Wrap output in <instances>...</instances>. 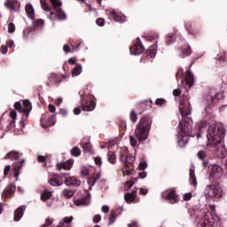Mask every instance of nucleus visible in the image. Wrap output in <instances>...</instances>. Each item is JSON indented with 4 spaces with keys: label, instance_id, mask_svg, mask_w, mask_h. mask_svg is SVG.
I'll use <instances>...</instances> for the list:
<instances>
[{
    "label": "nucleus",
    "instance_id": "9d476101",
    "mask_svg": "<svg viewBox=\"0 0 227 227\" xmlns=\"http://www.w3.org/2000/svg\"><path fill=\"white\" fill-rule=\"evenodd\" d=\"M81 108L82 111H93L97 107V103L93 100V96L83 94L81 96Z\"/></svg>",
    "mask_w": 227,
    "mask_h": 227
},
{
    "label": "nucleus",
    "instance_id": "603ef678",
    "mask_svg": "<svg viewBox=\"0 0 227 227\" xmlns=\"http://www.w3.org/2000/svg\"><path fill=\"white\" fill-rule=\"evenodd\" d=\"M81 175L82 176H88L90 175V168L86 167H82L81 168Z\"/></svg>",
    "mask_w": 227,
    "mask_h": 227
},
{
    "label": "nucleus",
    "instance_id": "8fccbe9b",
    "mask_svg": "<svg viewBox=\"0 0 227 227\" xmlns=\"http://www.w3.org/2000/svg\"><path fill=\"white\" fill-rule=\"evenodd\" d=\"M14 109L19 111V113H22L24 111V108L22 107V105L20 101L14 103Z\"/></svg>",
    "mask_w": 227,
    "mask_h": 227
},
{
    "label": "nucleus",
    "instance_id": "393cba45",
    "mask_svg": "<svg viewBox=\"0 0 227 227\" xmlns=\"http://www.w3.org/2000/svg\"><path fill=\"white\" fill-rule=\"evenodd\" d=\"M26 210V206H21L19 207L15 211H14V221H20L22 219V216L24 215V211Z\"/></svg>",
    "mask_w": 227,
    "mask_h": 227
},
{
    "label": "nucleus",
    "instance_id": "6ab92c4d",
    "mask_svg": "<svg viewBox=\"0 0 227 227\" xmlns=\"http://www.w3.org/2000/svg\"><path fill=\"white\" fill-rule=\"evenodd\" d=\"M17 187L14 184H10L2 192V198L6 200L9 196H12L13 192H15Z\"/></svg>",
    "mask_w": 227,
    "mask_h": 227
},
{
    "label": "nucleus",
    "instance_id": "de8ad7c7",
    "mask_svg": "<svg viewBox=\"0 0 227 227\" xmlns=\"http://www.w3.org/2000/svg\"><path fill=\"white\" fill-rule=\"evenodd\" d=\"M182 77H184V69L183 68H178L176 74V79L178 82V81H180V79H182Z\"/></svg>",
    "mask_w": 227,
    "mask_h": 227
},
{
    "label": "nucleus",
    "instance_id": "2f4dec72",
    "mask_svg": "<svg viewBox=\"0 0 227 227\" xmlns=\"http://www.w3.org/2000/svg\"><path fill=\"white\" fill-rule=\"evenodd\" d=\"M100 180V173L93 174L90 177L87 179V182L90 187H93L97 182Z\"/></svg>",
    "mask_w": 227,
    "mask_h": 227
},
{
    "label": "nucleus",
    "instance_id": "79ce46f5",
    "mask_svg": "<svg viewBox=\"0 0 227 227\" xmlns=\"http://www.w3.org/2000/svg\"><path fill=\"white\" fill-rule=\"evenodd\" d=\"M41 3V6L43 8V10H44V12H51V6H49V4H47V0H40Z\"/></svg>",
    "mask_w": 227,
    "mask_h": 227
},
{
    "label": "nucleus",
    "instance_id": "f8f14e48",
    "mask_svg": "<svg viewBox=\"0 0 227 227\" xmlns=\"http://www.w3.org/2000/svg\"><path fill=\"white\" fill-rule=\"evenodd\" d=\"M52 8H54L56 13V17L59 20H67V13H65L64 11H62L61 6H63V3L60 2V0H50Z\"/></svg>",
    "mask_w": 227,
    "mask_h": 227
},
{
    "label": "nucleus",
    "instance_id": "4d7b16f0",
    "mask_svg": "<svg viewBox=\"0 0 227 227\" xmlns=\"http://www.w3.org/2000/svg\"><path fill=\"white\" fill-rule=\"evenodd\" d=\"M8 33H15V24L13 22L8 24Z\"/></svg>",
    "mask_w": 227,
    "mask_h": 227
},
{
    "label": "nucleus",
    "instance_id": "13d9d810",
    "mask_svg": "<svg viewBox=\"0 0 227 227\" xmlns=\"http://www.w3.org/2000/svg\"><path fill=\"white\" fill-rule=\"evenodd\" d=\"M52 223H54V219L47 218L45 223L43 224L42 227H49L51 224H52Z\"/></svg>",
    "mask_w": 227,
    "mask_h": 227
},
{
    "label": "nucleus",
    "instance_id": "cd10ccee",
    "mask_svg": "<svg viewBox=\"0 0 227 227\" xmlns=\"http://www.w3.org/2000/svg\"><path fill=\"white\" fill-rule=\"evenodd\" d=\"M207 125H208V123H207V121H201L200 122H197L196 127L195 128L192 127V129H193L195 134L197 136H200L201 130H203V129H205V127H207Z\"/></svg>",
    "mask_w": 227,
    "mask_h": 227
},
{
    "label": "nucleus",
    "instance_id": "bb28decb",
    "mask_svg": "<svg viewBox=\"0 0 227 227\" xmlns=\"http://www.w3.org/2000/svg\"><path fill=\"white\" fill-rule=\"evenodd\" d=\"M147 58L153 59L157 55V44L151 45L145 51Z\"/></svg>",
    "mask_w": 227,
    "mask_h": 227
},
{
    "label": "nucleus",
    "instance_id": "aec40b11",
    "mask_svg": "<svg viewBox=\"0 0 227 227\" xmlns=\"http://www.w3.org/2000/svg\"><path fill=\"white\" fill-rule=\"evenodd\" d=\"M5 8L17 12V8H20V3L18 0H6L4 3Z\"/></svg>",
    "mask_w": 227,
    "mask_h": 227
},
{
    "label": "nucleus",
    "instance_id": "412c9836",
    "mask_svg": "<svg viewBox=\"0 0 227 227\" xmlns=\"http://www.w3.org/2000/svg\"><path fill=\"white\" fill-rule=\"evenodd\" d=\"M74 165V161L67 160L66 162H59L56 164V168L58 171H61V169H65L66 171H70L72 169V166Z\"/></svg>",
    "mask_w": 227,
    "mask_h": 227
},
{
    "label": "nucleus",
    "instance_id": "6e6d98bb",
    "mask_svg": "<svg viewBox=\"0 0 227 227\" xmlns=\"http://www.w3.org/2000/svg\"><path fill=\"white\" fill-rule=\"evenodd\" d=\"M74 205L76 207H81V205H86V200H84V199L76 200H74Z\"/></svg>",
    "mask_w": 227,
    "mask_h": 227
},
{
    "label": "nucleus",
    "instance_id": "2eb2a0df",
    "mask_svg": "<svg viewBox=\"0 0 227 227\" xmlns=\"http://www.w3.org/2000/svg\"><path fill=\"white\" fill-rule=\"evenodd\" d=\"M130 54H134L135 56H139V54H142V52H145V46H143V43L141 41L138 43L133 44L130 47L129 50Z\"/></svg>",
    "mask_w": 227,
    "mask_h": 227
},
{
    "label": "nucleus",
    "instance_id": "052dcab7",
    "mask_svg": "<svg viewBox=\"0 0 227 227\" xmlns=\"http://www.w3.org/2000/svg\"><path fill=\"white\" fill-rule=\"evenodd\" d=\"M129 141L131 146H137V140H136V138L133 136H129Z\"/></svg>",
    "mask_w": 227,
    "mask_h": 227
},
{
    "label": "nucleus",
    "instance_id": "1a4fd4ad",
    "mask_svg": "<svg viewBox=\"0 0 227 227\" xmlns=\"http://www.w3.org/2000/svg\"><path fill=\"white\" fill-rule=\"evenodd\" d=\"M221 100H224V92L223 91L216 92L214 96H207L206 98V111H210L214 107L219 106V104H221Z\"/></svg>",
    "mask_w": 227,
    "mask_h": 227
},
{
    "label": "nucleus",
    "instance_id": "7c9ffc66",
    "mask_svg": "<svg viewBox=\"0 0 227 227\" xmlns=\"http://www.w3.org/2000/svg\"><path fill=\"white\" fill-rule=\"evenodd\" d=\"M184 81L187 86H194V74L191 71L186 72Z\"/></svg>",
    "mask_w": 227,
    "mask_h": 227
},
{
    "label": "nucleus",
    "instance_id": "58836bf2",
    "mask_svg": "<svg viewBox=\"0 0 227 227\" xmlns=\"http://www.w3.org/2000/svg\"><path fill=\"white\" fill-rule=\"evenodd\" d=\"M116 210H112L108 218V225L111 226V224H114V223L116 221Z\"/></svg>",
    "mask_w": 227,
    "mask_h": 227
},
{
    "label": "nucleus",
    "instance_id": "f704fd0d",
    "mask_svg": "<svg viewBox=\"0 0 227 227\" xmlns=\"http://www.w3.org/2000/svg\"><path fill=\"white\" fill-rule=\"evenodd\" d=\"M82 72V66L81 64H76L72 70V75L73 77H77V75H80Z\"/></svg>",
    "mask_w": 227,
    "mask_h": 227
},
{
    "label": "nucleus",
    "instance_id": "20e7f679",
    "mask_svg": "<svg viewBox=\"0 0 227 227\" xmlns=\"http://www.w3.org/2000/svg\"><path fill=\"white\" fill-rule=\"evenodd\" d=\"M221 227V218L215 214V207H211V211L204 215V220L199 223V227Z\"/></svg>",
    "mask_w": 227,
    "mask_h": 227
},
{
    "label": "nucleus",
    "instance_id": "9b49d317",
    "mask_svg": "<svg viewBox=\"0 0 227 227\" xmlns=\"http://www.w3.org/2000/svg\"><path fill=\"white\" fill-rule=\"evenodd\" d=\"M41 127L43 129H49L56 123V114H49V112L44 113L41 117Z\"/></svg>",
    "mask_w": 227,
    "mask_h": 227
},
{
    "label": "nucleus",
    "instance_id": "dca6fc26",
    "mask_svg": "<svg viewBox=\"0 0 227 227\" xmlns=\"http://www.w3.org/2000/svg\"><path fill=\"white\" fill-rule=\"evenodd\" d=\"M63 184V176L59 174H53L49 179V184L53 187H59Z\"/></svg>",
    "mask_w": 227,
    "mask_h": 227
},
{
    "label": "nucleus",
    "instance_id": "39448f33",
    "mask_svg": "<svg viewBox=\"0 0 227 227\" xmlns=\"http://www.w3.org/2000/svg\"><path fill=\"white\" fill-rule=\"evenodd\" d=\"M120 160L122 162L125 166V168L122 170V173L124 175H127L128 176L132 174V171H134V157L130 156L129 154V149H121L120 151Z\"/></svg>",
    "mask_w": 227,
    "mask_h": 227
},
{
    "label": "nucleus",
    "instance_id": "bf43d9fd",
    "mask_svg": "<svg viewBox=\"0 0 227 227\" xmlns=\"http://www.w3.org/2000/svg\"><path fill=\"white\" fill-rule=\"evenodd\" d=\"M184 201H190L192 199V193L187 192L183 196Z\"/></svg>",
    "mask_w": 227,
    "mask_h": 227
},
{
    "label": "nucleus",
    "instance_id": "4c0bfd02",
    "mask_svg": "<svg viewBox=\"0 0 227 227\" xmlns=\"http://www.w3.org/2000/svg\"><path fill=\"white\" fill-rule=\"evenodd\" d=\"M108 156V161L110 164H115L116 163V153L113 151H108L107 153Z\"/></svg>",
    "mask_w": 227,
    "mask_h": 227
},
{
    "label": "nucleus",
    "instance_id": "5701e85b",
    "mask_svg": "<svg viewBox=\"0 0 227 227\" xmlns=\"http://www.w3.org/2000/svg\"><path fill=\"white\" fill-rule=\"evenodd\" d=\"M22 166H24V160H22L21 161L15 163L14 166L12 168V172L13 173V176L16 177V182L17 180H19V171H20Z\"/></svg>",
    "mask_w": 227,
    "mask_h": 227
},
{
    "label": "nucleus",
    "instance_id": "f3484780",
    "mask_svg": "<svg viewBox=\"0 0 227 227\" xmlns=\"http://www.w3.org/2000/svg\"><path fill=\"white\" fill-rule=\"evenodd\" d=\"M179 51V58H187L188 56H191L192 54V49L191 48V45L185 44L177 49Z\"/></svg>",
    "mask_w": 227,
    "mask_h": 227
},
{
    "label": "nucleus",
    "instance_id": "4be33fe9",
    "mask_svg": "<svg viewBox=\"0 0 227 227\" xmlns=\"http://www.w3.org/2000/svg\"><path fill=\"white\" fill-rule=\"evenodd\" d=\"M33 111V105H31V101L29 99L23 100V111L26 118H29V114Z\"/></svg>",
    "mask_w": 227,
    "mask_h": 227
},
{
    "label": "nucleus",
    "instance_id": "680f3d73",
    "mask_svg": "<svg viewBox=\"0 0 227 227\" xmlns=\"http://www.w3.org/2000/svg\"><path fill=\"white\" fill-rule=\"evenodd\" d=\"M94 162L96 166H98V168H100V166H102V158H100L99 156L96 157L94 159Z\"/></svg>",
    "mask_w": 227,
    "mask_h": 227
},
{
    "label": "nucleus",
    "instance_id": "a19ab883",
    "mask_svg": "<svg viewBox=\"0 0 227 227\" xmlns=\"http://www.w3.org/2000/svg\"><path fill=\"white\" fill-rule=\"evenodd\" d=\"M82 147L83 148L84 152H88L89 153H93L91 143L88 142L83 145H82Z\"/></svg>",
    "mask_w": 227,
    "mask_h": 227
},
{
    "label": "nucleus",
    "instance_id": "0e129e2a",
    "mask_svg": "<svg viewBox=\"0 0 227 227\" xmlns=\"http://www.w3.org/2000/svg\"><path fill=\"white\" fill-rule=\"evenodd\" d=\"M119 126L122 130H127V122L125 121H121Z\"/></svg>",
    "mask_w": 227,
    "mask_h": 227
},
{
    "label": "nucleus",
    "instance_id": "864d4df0",
    "mask_svg": "<svg viewBox=\"0 0 227 227\" xmlns=\"http://www.w3.org/2000/svg\"><path fill=\"white\" fill-rule=\"evenodd\" d=\"M34 27H42L43 26V20H36L33 23Z\"/></svg>",
    "mask_w": 227,
    "mask_h": 227
},
{
    "label": "nucleus",
    "instance_id": "ea45409f",
    "mask_svg": "<svg viewBox=\"0 0 227 227\" xmlns=\"http://www.w3.org/2000/svg\"><path fill=\"white\" fill-rule=\"evenodd\" d=\"M63 194H64L65 198L69 200V198H72V196H74V194H75V192L74 190L65 189L63 191Z\"/></svg>",
    "mask_w": 227,
    "mask_h": 227
},
{
    "label": "nucleus",
    "instance_id": "c9c22d12",
    "mask_svg": "<svg viewBox=\"0 0 227 227\" xmlns=\"http://www.w3.org/2000/svg\"><path fill=\"white\" fill-rule=\"evenodd\" d=\"M74 221V216L64 217L56 227H63V224H70Z\"/></svg>",
    "mask_w": 227,
    "mask_h": 227
},
{
    "label": "nucleus",
    "instance_id": "423d86ee",
    "mask_svg": "<svg viewBox=\"0 0 227 227\" xmlns=\"http://www.w3.org/2000/svg\"><path fill=\"white\" fill-rule=\"evenodd\" d=\"M221 183H211L207 185L204 191V195L207 200H219L223 198V189L221 188Z\"/></svg>",
    "mask_w": 227,
    "mask_h": 227
},
{
    "label": "nucleus",
    "instance_id": "473e14b6",
    "mask_svg": "<svg viewBox=\"0 0 227 227\" xmlns=\"http://www.w3.org/2000/svg\"><path fill=\"white\" fill-rule=\"evenodd\" d=\"M110 17L113 18L115 22H121V24L125 22V16L118 15L114 11L110 12Z\"/></svg>",
    "mask_w": 227,
    "mask_h": 227
},
{
    "label": "nucleus",
    "instance_id": "09e8293b",
    "mask_svg": "<svg viewBox=\"0 0 227 227\" xmlns=\"http://www.w3.org/2000/svg\"><path fill=\"white\" fill-rule=\"evenodd\" d=\"M197 157L200 160H205L207 159V153L205 151H199Z\"/></svg>",
    "mask_w": 227,
    "mask_h": 227
},
{
    "label": "nucleus",
    "instance_id": "f257e3e1",
    "mask_svg": "<svg viewBox=\"0 0 227 227\" xmlns=\"http://www.w3.org/2000/svg\"><path fill=\"white\" fill-rule=\"evenodd\" d=\"M193 123L192 119L187 117L179 122V129L183 135L179 137L177 143L181 148H184L189 143V137H194L196 136V132H194V129L192 128Z\"/></svg>",
    "mask_w": 227,
    "mask_h": 227
},
{
    "label": "nucleus",
    "instance_id": "b1692460",
    "mask_svg": "<svg viewBox=\"0 0 227 227\" xmlns=\"http://www.w3.org/2000/svg\"><path fill=\"white\" fill-rule=\"evenodd\" d=\"M72 50L70 49V45L64 44L63 51L66 54H68L69 52H74V51H79V47H81V43H77L76 45L74 44V43H71Z\"/></svg>",
    "mask_w": 227,
    "mask_h": 227
},
{
    "label": "nucleus",
    "instance_id": "e2e57ef3",
    "mask_svg": "<svg viewBox=\"0 0 227 227\" xmlns=\"http://www.w3.org/2000/svg\"><path fill=\"white\" fill-rule=\"evenodd\" d=\"M10 171H12V167L10 165L5 166L4 169V176H8V175L10 174Z\"/></svg>",
    "mask_w": 227,
    "mask_h": 227
},
{
    "label": "nucleus",
    "instance_id": "4468645a",
    "mask_svg": "<svg viewBox=\"0 0 227 227\" xmlns=\"http://www.w3.org/2000/svg\"><path fill=\"white\" fill-rule=\"evenodd\" d=\"M124 200L128 205H130L131 203H139V198L137 197V189L135 188L130 192H126L124 194Z\"/></svg>",
    "mask_w": 227,
    "mask_h": 227
},
{
    "label": "nucleus",
    "instance_id": "6e6552de",
    "mask_svg": "<svg viewBox=\"0 0 227 227\" xmlns=\"http://www.w3.org/2000/svg\"><path fill=\"white\" fill-rule=\"evenodd\" d=\"M224 176V169L218 164L211 165L209 168V180L214 184H221V180Z\"/></svg>",
    "mask_w": 227,
    "mask_h": 227
},
{
    "label": "nucleus",
    "instance_id": "3c124183",
    "mask_svg": "<svg viewBox=\"0 0 227 227\" xmlns=\"http://www.w3.org/2000/svg\"><path fill=\"white\" fill-rule=\"evenodd\" d=\"M155 104H156V106H166L167 101H166V99L160 98H157L155 100Z\"/></svg>",
    "mask_w": 227,
    "mask_h": 227
},
{
    "label": "nucleus",
    "instance_id": "69168bd1",
    "mask_svg": "<svg viewBox=\"0 0 227 227\" xmlns=\"http://www.w3.org/2000/svg\"><path fill=\"white\" fill-rule=\"evenodd\" d=\"M101 219H102V216L100 215H96L93 217V223H100Z\"/></svg>",
    "mask_w": 227,
    "mask_h": 227
},
{
    "label": "nucleus",
    "instance_id": "7ed1b4c3",
    "mask_svg": "<svg viewBox=\"0 0 227 227\" xmlns=\"http://www.w3.org/2000/svg\"><path fill=\"white\" fill-rule=\"evenodd\" d=\"M226 134L223 125H217L215 123L211 124L207 129V137L213 146L219 145L223 142V139Z\"/></svg>",
    "mask_w": 227,
    "mask_h": 227
},
{
    "label": "nucleus",
    "instance_id": "72a5a7b5",
    "mask_svg": "<svg viewBox=\"0 0 227 227\" xmlns=\"http://www.w3.org/2000/svg\"><path fill=\"white\" fill-rule=\"evenodd\" d=\"M19 157H20V153L17 151H12L6 153V155L4 156V159L5 160L11 159V160H15L19 159Z\"/></svg>",
    "mask_w": 227,
    "mask_h": 227
},
{
    "label": "nucleus",
    "instance_id": "a18cd8bd",
    "mask_svg": "<svg viewBox=\"0 0 227 227\" xmlns=\"http://www.w3.org/2000/svg\"><path fill=\"white\" fill-rule=\"evenodd\" d=\"M71 155L73 157H79V155H81V149L79 147H74L71 150Z\"/></svg>",
    "mask_w": 227,
    "mask_h": 227
},
{
    "label": "nucleus",
    "instance_id": "a211bd4d",
    "mask_svg": "<svg viewBox=\"0 0 227 227\" xmlns=\"http://www.w3.org/2000/svg\"><path fill=\"white\" fill-rule=\"evenodd\" d=\"M153 102L152 99L150 100H144L137 104V108L141 111L139 114H143V112L146 111V109L152 108V105Z\"/></svg>",
    "mask_w": 227,
    "mask_h": 227
},
{
    "label": "nucleus",
    "instance_id": "e433bc0d",
    "mask_svg": "<svg viewBox=\"0 0 227 227\" xmlns=\"http://www.w3.org/2000/svg\"><path fill=\"white\" fill-rule=\"evenodd\" d=\"M52 198V192L44 190L41 194L42 201H47V200H51Z\"/></svg>",
    "mask_w": 227,
    "mask_h": 227
},
{
    "label": "nucleus",
    "instance_id": "338daca9",
    "mask_svg": "<svg viewBox=\"0 0 227 227\" xmlns=\"http://www.w3.org/2000/svg\"><path fill=\"white\" fill-rule=\"evenodd\" d=\"M190 182H191L192 185H193V187L198 186V181L196 180V176L195 177H190Z\"/></svg>",
    "mask_w": 227,
    "mask_h": 227
},
{
    "label": "nucleus",
    "instance_id": "37998d69",
    "mask_svg": "<svg viewBox=\"0 0 227 227\" xmlns=\"http://www.w3.org/2000/svg\"><path fill=\"white\" fill-rule=\"evenodd\" d=\"M137 180H139V177L127 181L125 185L126 189H130V187H132L134 184H137Z\"/></svg>",
    "mask_w": 227,
    "mask_h": 227
},
{
    "label": "nucleus",
    "instance_id": "49530a36",
    "mask_svg": "<svg viewBox=\"0 0 227 227\" xmlns=\"http://www.w3.org/2000/svg\"><path fill=\"white\" fill-rule=\"evenodd\" d=\"M176 35L175 34H170L167 37V44L171 45V43H175Z\"/></svg>",
    "mask_w": 227,
    "mask_h": 227
},
{
    "label": "nucleus",
    "instance_id": "5fc2aeb1",
    "mask_svg": "<svg viewBox=\"0 0 227 227\" xmlns=\"http://www.w3.org/2000/svg\"><path fill=\"white\" fill-rule=\"evenodd\" d=\"M146 168H148V164L145 161H142L138 165V169H140V171H145Z\"/></svg>",
    "mask_w": 227,
    "mask_h": 227
},
{
    "label": "nucleus",
    "instance_id": "ddd939ff",
    "mask_svg": "<svg viewBox=\"0 0 227 227\" xmlns=\"http://www.w3.org/2000/svg\"><path fill=\"white\" fill-rule=\"evenodd\" d=\"M163 200H167V201H169L171 205H175V203H178L180 201V198H178V195L176 194V190H171L170 192H164L162 193Z\"/></svg>",
    "mask_w": 227,
    "mask_h": 227
},
{
    "label": "nucleus",
    "instance_id": "774afa93",
    "mask_svg": "<svg viewBox=\"0 0 227 227\" xmlns=\"http://www.w3.org/2000/svg\"><path fill=\"white\" fill-rule=\"evenodd\" d=\"M105 22L106 20L102 18H98V20H96V23L98 24V26H104Z\"/></svg>",
    "mask_w": 227,
    "mask_h": 227
},
{
    "label": "nucleus",
    "instance_id": "c85d7f7f",
    "mask_svg": "<svg viewBox=\"0 0 227 227\" xmlns=\"http://www.w3.org/2000/svg\"><path fill=\"white\" fill-rule=\"evenodd\" d=\"M61 75L58 74H51L49 77V84L54 85V84H59L61 82Z\"/></svg>",
    "mask_w": 227,
    "mask_h": 227
},
{
    "label": "nucleus",
    "instance_id": "a878e982",
    "mask_svg": "<svg viewBox=\"0 0 227 227\" xmlns=\"http://www.w3.org/2000/svg\"><path fill=\"white\" fill-rule=\"evenodd\" d=\"M65 184L68 186L76 185L79 187V185H81V180L75 178L74 176H67L66 177Z\"/></svg>",
    "mask_w": 227,
    "mask_h": 227
},
{
    "label": "nucleus",
    "instance_id": "c03bdc74",
    "mask_svg": "<svg viewBox=\"0 0 227 227\" xmlns=\"http://www.w3.org/2000/svg\"><path fill=\"white\" fill-rule=\"evenodd\" d=\"M129 120L132 121V123H136V121H137V114H136L135 110L130 112Z\"/></svg>",
    "mask_w": 227,
    "mask_h": 227
},
{
    "label": "nucleus",
    "instance_id": "c756f323",
    "mask_svg": "<svg viewBox=\"0 0 227 227\" xmlns=\"http://www.w3.org/2000/svg\"><path fill=\"white\" fill-rule=\"evenodd\" d=\"M26 13L28 17V19H31V20H34L35 19V8L31 4H28L25 6Z\"/></svg>",
    "mask_w": 227,
    "mask_h": 227
},
{
    "label": "nucleus",
    "instance_id": "f03ea898",
    "mask_svg": "<svg viewBox=\"0 0 227 227\" xmlns=\"http://www.w3.org/2000/svg\"><path fill=\"white\" fill-rule=\"evenodd\" d=\"M153 121V120L150 114H145L139 120L135 129V134L140 143L148 139Z\"/></svg>",
    "mask_w": 227,
    "mask_h": 227
},
{
    "label": "nucleus",
    "instance_id": "0eeeda50",
    "mask_svg": "<svg viewBox=\"0 0 227 227\" xmlns=\"http://www.w3.org/2000/svg\"><path fill=\"white\" fill-rule=\"evenodd\" d=\"M191 97L189 96V92H184L180 98H179V111L182 114L183 120H185V118H189V114H191Z\"/></svg>",
    "mask_w": 227,
    "mask_h": 227
}]
</instances>
